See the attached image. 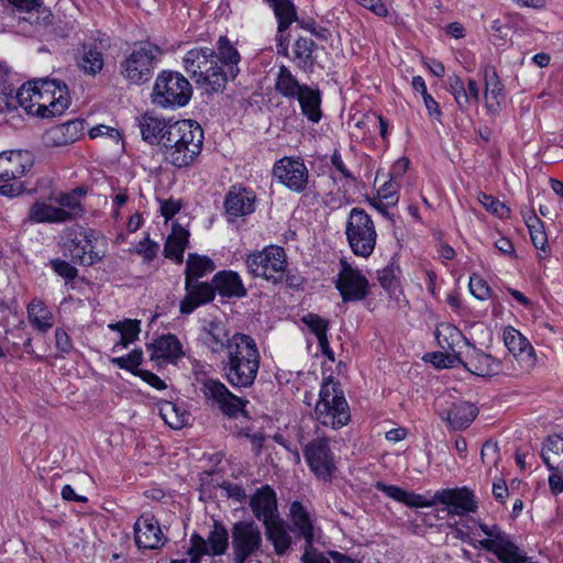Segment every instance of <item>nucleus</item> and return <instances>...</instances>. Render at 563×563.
Here are the masks:
<instances>
[{
	"mask_svg": "<svg viewBox=\"0 0 563 563\" xmlns=\"http://www.w3.org/2000/svg\"><path fill=\"white\" fill-rule=\"evenodd\" d=\"M85 121L82 119L69 120L48 129L44 134L46 146H66L78 141L84 135Z\"/></svg>",
	"mask_w": 563,
	"mask_h": 563,
	"instance_id": "21",
	"label": "nucleus"
},
{
	"mask_svg": "<svg viewBox=\"0 0 563 563\" xmlns=\"http://www.w3.org/2000/svg\"><path fill=\"white\" fill-rule=\"evenodd\" d=\"M207 553L210 556L223 555L229 548V532L224 525L220 521H214L212 530L205 539Z\"/></svg>",
	"mask_w": 563,
	"mask_h": 563,
	"instance_id": "39",
	"label": "nucleus"
},
{
	"mask_svg": "<svg viewBox=\"0 0 563 563\" xmlns=\"http://www.w3.org/2000/svg\"><path fill=\"white\" fill-rule=\"evenodd\" d=\"M232 561L249 563L252 558L262 553L263 537L254 520H239L231 528Z\"/></svg>",
	"mask_w": 563,
	"mask_h": 563,
	"instance_id": "11",
	"label": "nucleus"
},
{
	"mask_svg": "<svg viewBox=\"0 0 563 563\" xmlns=\"http://www.w3.org/2000/svg\"><path fill=\"white\" fill-rule=\"evenodd\" d=\"M402 504L411 508L433 507L435 506L434 495L431 498H427L423 495L406 490Z\"/></svg>",
	"mask_w": 563,
	"mask_h": 563,
	"instance_id": "55",
	"label": "nucleus"
},
{
	"mask_svg": "<svg viewBox=\"0 0 563 563\" xmlns=\"http://www.w3.org/2000/svg\"><path fill=\"white\" fill-rule=\"evenodd\" d=\"M471 365L474 367L472 372L482 377H489L492 375L490 367V356L489 355H479L475 360L471 361Z\"/></svg>",
	"mask_w": 563,
	"mask_h": 563,
	"instance_id": "60",
	"label": "nucleus"
},
{
	"mask_svg": "<svg viewBox=\"0 0 563 563\" xmlns=\"http://www.w3.org/2000/svg\"><path fill=\"white\" fill-rule=\"evenodd\" d=\"M314 418L322 426L334 430L341 429L351 420L350 407L341 384L331 375L321 384Z\"/></svg>",
	"mask_w": 563,
	"mask_h": 563,
	"instance_id": "4",
	"label": "nucleus"
},
{
	"mask_svg": "<svg viewBox=\"0 0 563 563\" xmlns=\"http://www.w3.org/2000/svg\"><path fill=\"white\" fill-rule=\"evenodd\" d=\"M302 322L310 329L318 340H320V338L328 336L329 322L319 314L308 313L302 317Z\"/></svg>",
	"mask_w": 563,
	"mask_h": 563,
	"instance_id": "49",
	"label": "nucleus"
},
{
	"mask_svg": "<svg viewBox=\"0 0 563 563\" xmlns=\"http://www.w3.org/2000/svg\"><path fill=\"white\" fill-rule=\"evenodd\" d=\"M134 538L139 548L158 549L166 542L158 520L151 512H144L134 525Z\"/></svg>",
	"mask_w": 563,
	"mask_h": 563,
	"instance_id": "18",
	"label": "nucleus"
},
{
	"mask_svg": "<svg viewBox=\"0 0 563 563\" xmlns=\"http://www.w3.org/2000/svg\"><path fill=\"white\" fill-rule=\"evenodd\" d=\"M477 408L467 401H459L452 404L449 409L441 411L439 415L453 430H462L467 428L476 418Z\"/></svg>",
	"mask_w": 563,
	"mask_h": 563,
	"instance_id": "29",
	"label": "nucleus"
},
{
	"mask_svg": "<svg viewBox=\"0 0 563 563\" xmlns=\"http://www.w3.org/2000/svg\"><path fill=\"white\" fill-rule=\"evenodd\" d=\"M400 268L396 265L395 257L391 258L390 263L377 271V279L379 285L389 294H394L399 286L398 276Z\"/></svg>",
	"mask_w": 563,
	"mask_h": 563,
	"instance_id": "47",
	"label": "nucleus"
},
{
	"mask_svg": "<svg viewBox=\"0 0 563 563\" xmlns=\"http://www.w3.org/2000/svg\"><path fill=\"white\" fill-rule=\"evenodd\" d=\"M345 236L354 255L367 258L373 254L377 232L372 217L364 209H351L346 218Z\"/></svg>",
	"mask_w": 563,
	"mask_h": 563,
	"instance_id": "6",
	"label": "nucleus"
},
{
	"mask_svg": "<svg viewBox=\"0 0 563 563\" xmlns=\"http://www.w3.org/2000/svg\"><path fill=\"white\" fill-rule=\"evenodd\" d=\"M247 273L254 278H263L274 285L284 279L287 267L285 250L278 245H268L262 251H255L245 258Z\"/></svg>",
	"mask_w": 563,
	"mask_h": 563,
	"instance_id": "10",
	"label": "nucleus"
},
{
	"mask_svg": "<svg viewBox=\"0 0 563 563\" xmlns=\"http://www.w3.org/2000/svg\"><path fill=\"white\" fill-rule=\"evenodd\" d=\"M49 264L53 271L66 280H74L78 275L77 268L64 260H52Z\"/></svg>",
	"mask_w": 563,
	"mask_h": 563,
	"instance_id": "54",
	"label": "nucleus"
},
{
	"mask_svg": "<svg viewBox=\"0 0 563 563\" xmlns=\"http://www.w3.org/2000/svg\"><path fill=\"white\" fill-rule=\"evenodd\" d=\"M214 269V262L207 255L189 253L186 261V268L184 272L185 280L187 282V287L190 285V282H200V278L212 273Z\"/></svg>",
	"mask_w": 563,
	"mask_h": 563,
	"instance_id": "37",
	"label": "nucleus"
},
{
	"mask_svg": "<svg viewBox=\"0 0 563 563\" xmlns=\"http://www.w3.org/2000/svg\"><path fill=\"white\" fill-rule=\"evenodd\" d=\"M161 54L162 49L156 44L137 43L120 63V74L130 84L142 85L150 80Z\"/></svg>",
	"mask_w": 563,
	"mask_h": 563,
	"instance_id": "9",
	"label": "nucleus"
},
{
	"mask_svg": "<svg viewBox=\"0 0 563 563\" xmlns=\"http://www.w3.org/2000/svg\"><path fill=\"white\" fill-rule=\"evenodd\" d=\"M78 194H82V190L76 189L71 192L62 194L57 198L59 207L56 208L58 211L64 213L60 216L63 218V222L73 221L84 214L85 210L79 201Z\"/></svg>",
	"mask_w": 563,
	"mask_h": 563,
	"instance_id": "41",
	"label": "nucleus"
},
{
	"mask_svg": "<svg viewBox=\"0 0 563 563\" xmlns=\"http://www.w3.org/2000/svg\"><path fill=\"white\" fill-rule=\"evenodd\" d=\"M317 48L311 38L299 37L294 44V62L297 67L303 71H312L316 64L313 55Z\"/></svg>",
	"mask_w": 563,
	"mask_h": 563,
	"instance_id": "38",
	"label": "nucleus"
},
{
	"mask_svg": "<svg viewBox=\"0 0 563 563\" xmlns=\"http://www.w3.org/2000/svg\"><path fill=\"white\" fill-rule=\"evenodd\" d=\"M273 9L278 21V33H284L294 21H298L297 12L290 0H265Z\"/></svg>",
	"mask_w": 563,
	"mask_h": 563,
	"instance_id": "43",
	"label": "nucleus"
},
{
	"mask_svg": "<svg viewBox=\"0 0 563 563\" xmlns=\"http://www.w3.org/2000/svg\"><path fill=\"white\" fill-rule=\"evenodd\" d=\"M159 245L153 242L148 236L140 241L136 246V253L141 254L146 262L154 260L158 252Z\"/></svg>",
	"mask_w": 563,
	"mask_h": 563,
	"instance_id": "57",
	"label": "nucleus"
},
{
	"mask_svg": "<svg viewBox=\"0 0 563 563\" xmlns=\"http://www.w3.org/2000/svg\"><path fill=\"white\" fill-rule=\"evenodd\" d=\"M300 104L302 114L312 123L321 120V92L303 84V88L295 98Z\"/></svg>",
	"mask_w": 563,
	"mask_h": 563,
	"instance_id": "33",
	"label": "nucleus"
},
{
	"mask_svg": "<svg viewBox=\"0 0 563 563\" xmlns=\"http://www.w3.org/2000/svg\"><path fill=\"white\" fill-rule=\"evenodd\" d=\"M504 346L515 357L526 355L531 363L536 360V353L530 342L515 328L508 327L504 330Z\"/></svg>",
	"mask_w": 563,
	"mask_h": 563,
	"instance_id": "36",
	"label": "nucleus"
},
{
	"mask_svg": "<svg viewBox=\"0 0 563 563\" xmlns=\"http://www.w3.org/2000/svg\"><path fill=\"white\" fill-rule=\"evenodd\" d=\"M495 249L498 250L500 254L507 256L510 260H517L518 257L514 243L508 238L501 236L500 239L496 240Z\"/></svg>",
	"mask_w": 563,
	"mask_h": 563,
	"instance_id": "64",
	"label": "nucleus"
},
{
	"mask_svg": "<svg viewBox=\"0 0 563 563\" xmlns=\"http://www.w3.org/2000/svg\"><path fill=\"white\" fill-rule=\"evenodd\" d=\"M189 244V232L179 224H174L172 233L164 244V255L167 258L181 264L184 261V252Z\"/></svg>",
	"mask_w": 563,
	"mask_h": 563,
	"instance_id": "34",
	"label": "nucleus"
},
{
	"mask_svg": "<svg viewBox=\"0 0 563 563\" xmlns=\"http://www.w3.org/2000/svg\"><path fill=\"white\" fill-rule=\"evenodd\" d=\"M255 194L245 187L233 186L224 198V209L229 217L239 218L255 211Z\"/></svg>",
	"mask_w": 563,
	"mask_h": 563,
	"instance_id": "22",
	"label": "nucleus"
},
{
	"mask_svg": "<svg viewBox=\"0 0 563 563\" xmlns=\"http://www.w3.org/2000/svg\"><path fill=\"white\" fill-rule=\"evenodd\" d=\"M214 295L218 292L223 298H244L247 290L240 275L234 271H220L212 277Z\"/></svg>",
	"mask_w": 563,
	"mask_h": 563,
	"instance_id": "28",
	"label": "nucleus"
},
{
	"mask_svg": "<svg viewBox=\"0 0 563 563\" xmlns=\"http://www.w3.org/2000/svg\"><path fill=\"white\" fill-rule=\"evenodd\" d=\"M470 522L475 525L474 520H470L465 517H460L459 521H455L453 523H448L449 533L453 538L466 541L470 538L471 531L473 529L472 526H470Z\"/></svg>",
	"mask_w": 563,
	"mask_h": 563,
	"instance_id": "51",
	"label": "nucleus"
},
{
	"mask_svg": "<svg viewBox=\"0 0 563 563\" xmlns=\"http://www.w3.org/2000/svg\"><path fill=\"white\" fill-rule=\"evenodd\" d=\"M33 156L29 151H10L0 153V195L16 197L25 190L20 180L33 167Z\"/></svg>",
	"mask_w": 563,
	"mask_h": 563,
	"instance_id": "8",
	"label": "nucleus"
},
{
	"mask_svg": "<svg viewBox=\"0 0 563 563\" xmlns=\"http://www.w3.org/2000/svg\"><path fill=\"white\" fill-rule=\"evenodd\" d=\"M468 287L472 295L479 300L488 299L492 296L488 282L478 274H473L470 277Z\"/></svg>",
	"mask_w": 563,
	"mask_h": 563,
	"instance_id": "50",
	"label": "nucleus"
},
{
	"mask_svg": "<svg viewBox=\"0 0 563 563\" xmlns=\"http://www.w3.org/2000/svg\"><path fill=\"white\" fill-rule=\"evenodd\" d=\"M82 56L78 62V66L85 74L95 76L100 73L103 67L102 53L92 45L84 44L81 46Z\"/></svg>",
	"mask_w": 563,
	"mask_h": 563,
	"instance_id": "46",
	"label": "nucleus"
},
{
	"mask_svg": "<svg viewBox=\"0 0 563 563\" xmlns=\"http://www.w3.org/2000/svg\"><path fill=\"white\" fill-rule=\"evenodd\" d=\"M550 453L554 455V459L563 455V438L559 434L548 435L542 443L540 455L550 456Z\"/></svg>",
	"mask_w": 563,
	"mask_h": 563,
	"instance_id": "53",
	"label": "nucleus"
},
{
	"mask_svg": "<svg viewBox=\"0 0 563 563\" xmlns=\"http://www.w3.org/2000/svg\"><path fill=\"white\" fill-rule=\"evenodd\" d=\"M303 456L310 471L320 479L330 482L336 471L333 452L329 439L319 437L303 448Z\"/></svg>",
	"mask_w": 563,
	"mask_h": 563,
	"instance_id": "14",
	"label": "nucleus"
},
{
	"mask_svg": "<svg viewBox=\"0 0 563 563\" xmlns=\"http://www.w3.org/2000/svg\"><path fill=\"white\" fill-rule=\"evenodd\" d=\"M38 89V80L27 81L23 84L15 92L14 99L19 103L21 108H23L26 113L36 115V97Z\"/></svg>",
	"mask_w": 563,
	"mask_h": 563,
	"instance_id": "45",
	"label": "nucleus"
},
{
	"mask_svg": "<svg viewBox=\"0 0 563 563\" xmlns=\"http://www.w3.org/2000/svg\"><path fill=\"white\" fill-rule=\"evenodd\" d=\"M342 269L335 280V288L339 290L343 302L361 301L369 294V284L367 278L358 271L353 268L347 262L341 261Z\"/></svg>",
	"mask_w": 563,
	"mask_h": 563,
	"instance_id": "17",
	"label": "nucleus"
},
{
	"mask_svg": "<svg viewBox=\"0 0 563 563\" xmlns=\"http://www.w3.org/2000/svg\"><path fill=\"white\" fill-rule=\"evenodd\" d=\"M212 56V48L195 47L184 57L185 70L194 78L198 88L207 95L222 93L229 80L236 76H229L223 66H219Z\"/></svg>",
	"mask_w": 563,
	"mask_h": 563,
	"instance_id": "3",
	"label": "nucleus"
},
{
	"mask_svg": "<svg viewBox=\"0 0 563 563\" xmlns=\"http://www.w3.org/2000/svg\"><path fill=\"white\" fill-rule=\"evenodd\" d=\"M357 4L372 11L374 14L380 18L388 15V9L382 0H354Z\"/></svg>",
	"mask_w": 563,
	"mask_h": 563,
	"instance_id": "62",
	"label": "nucleus"
},
{
	"mask_svg": "<svg viewBox=\"0 0 563 563\" xmlns=\"http://www.w3.org/2000/svg\"><path fill=\"white\" fill-rule=\"evenodd\" d=\"M450 87L455 98V101L459 103V106L461 108L465 107L467 104V96L464 82L461 80V78L457 76L451 77Z\"/></svg>",
	"mask_w": 563,
	"mask_h": 563,
	"instance_id": "59",
	"label": "nucleus"
},
{
	"mask_svg": "<svg viewBox=\"0 0 563 563\" xmlns=\"http://www.w3.org/2000/svg\"><path fill=\"white\" fill-rule=\"evenodd\" d=\"M137 128L140 129L142 140L150 145L161 146L165 140V133L173 123L164 118H158L150 112L135 118Z\"/></svg>",
	"mask_w": 563,
	"mask_h": 563,
	"instance_id": "26",
	"label": "nucleus"
},
{
	"mask_svg": "<svg viewBox=\"0 0 563 563\" xmlns=\"http://www.w3.org/2000/svg\"><path fill=\"white\" fill-rule=\"evenodd\" d=\"M374 487L378 490L384 493L387 497L399 501L402 504L404 496H406V490L397 485H389L382 481H377L374 484Z\"/></svg>",
	"mask_w": 563,
	"mask_h": 563,
	"instance_id": "56",
	"label": "nucleus"
},
{
	"mask_svg": "<svg viewBox=\"0 0 563 563\" xmlns=\"http://www.w3.org/2000/svg\"><path fill=\"white\" fill-rule=\"evenodd\" d=\"M159 413L163 420L175 430L187 426L190 417L189 412L173 401H164L159 407Z\"/></svg>",
	"mask_w": 563,
	"mask_h": 563,
	"instance_id": "44",
	"label": "nucleus"
},
{
	"mask_svg": "<svg viewBox=\"0 0 563 563\" xmlns=\"http://www.w3.org/2000/svg\"><path fill=\"white\" fill-rule=\"evenodd\" d=\"M191 96L192 87L183 74L163 70L156 77L151 100L153 104L159 108L175 109L188 104Z\"/></svg>",
	"mask_w": 563,
	"mask_h": 563,
	"instance_id": "5",
	"label": "nucleus"
},
{
	"mask_svg": "<svg viewBox=\"0 0 563 563\" xmlns=\"http://www.w3.org/2000/svg\"><path fill=\"white\" fill-rule=\"evenodd\" d=\"M260 362L261 355L255 340L247 334L234 333L222 361V372L233 388H250L257 377Z\"/></svg>",
	"mask_w": 563,
	"mask_h": 563,
	"instance_id": "1",
	"label": "nucleus"
},
{
	"mask_svg": "<svg viewBox=\"0 0 563 563\" xmlns=\"http://www.w3.org/2000/svg\"><path fill=\"white\" fill-rule=\"evenodd\" d=\"M249 506L263 526L279 517L276 493L269 485L257 488L250 497Z\"/></svg>",
	"mask_w": 563,
	"mask_h": 563,
	"instance_id": "19",
	"label": "nucleus"
},
{
	"mask_svg": "<svg viewBox=\"0 0 563 563\" xmlns=\"http://www.w3.org/2000/svg\"><path fill=\"white\" fill-rule=\"evenodd\" d=\"M152 360H163L176 364L184 356L183 345L175 334H163L146 344Z\"/></svg>",
	"mask_w": 563,
	"mask_h": 563,
	"instance_id": "25",
	"label": "nucleus"
},
{
	"mask_svg": "<svg viewBox=\"0 0 563 563\" xmlns=\"http://www.w3.org/2000/svg\"><path fill=\"white\" fill-rule=\"evenodd\" d=\"M445 329L450 332L452 341H454V336H461V333L455 328L448 325ZM437 340L439 345L445 350V352L428 354V356H430V361L439 368L453 367L457 362H460L459 355L453 350V342H450L446 335H442L440 330L437 331Z\"/></svg>",
	"mask_w": 563,
	"mask_h": 563,
	"instance_id": "30",
	"label": "nucleus"
},
{
	"mask_svg": "<svg viewBox=\"0 0 563 563\" xmlns=\"http://www.w3.org/2000/svg\"><path fill=\"white\" fill-rule=\"evenodd\" d=\"M143 361V352L142 350H133L125 356L114 357L112 358V363L119 366L122 369H126L133 374L139 373L137 367L141 365Z\"/></svg>",
	"mask_w": 563,
	"mask_h": 563,
	"instance_id": "48",
	"label": "nucleus"
},
{
	"mask_svg": "<svg viewBox=\"0 0 563 563\" xmlns=\"http://www.w3.org/2000/svg\"><path fill=\"white\" fill-rule=\"evenodd\" d=\"M495 558L500 563H532L527 553L520 549L509 534L495 525Z\"/></svg>",
	"mask_w": 563,
	"mask_h": 563,
	"instance_id": "24",
	"label": "nucleus"
},
{
	"mask_svg": "<svg viewBox=\"0 0 563 563\" xmlns=\"http://www.w3.org/2000/svg\"><path fill=\"white\" fill-rule=\"evenodd\" d=\"M64 249L71 261L79 265L91 266L103 258V254L95 251L96 240L93 230H85L80 225L68 228L64 232Z\"/></svg>",
	"mask_w": 563,
	"mask_h": 563,
	"instance_id": "13",
	"label": "nucleus"
},
{
	"mask_svg": "<svg viewBox=\"0 0 563 563\" xmlns=\"http://www.w3.org/2000/svg\"><path fill=\"white\" fill-rule=\"evenodd\" d=\"M273 176L296 194L303 192L309 183L308 168L300 157L285 156L274 164Z\"/></svg>",
	"mask_w": 563,
	"mask_h": 563,
	"instance_id": "15",
	"label": "nucleus"
},
{
	"mask_svg": "<svg viewBox=\"0 0 563 563\" xmlns=\"http://www.w3.org/2000/svg\"><path fill=\"white\" fill-rule=\"evenodd\" d=\"M30 324L38 333L48 332L54 325V316L43 300L34 298L26 307Z\"/></svg>",
	"mask_w": 563,
	"mask_h": 563,
	"instance_id": "35",
	"label": "nucleus"
},
{
	"mask_svg": "<svg viewBox=\"0 0 563 563\" xmlns=\"http://www.w3.org/2000/svg\"><path fill=\"white\" fill-rule=\"evenodd\" d=\"M229 333L221 321L212 320L203 327L200 333V340L212 353H220L230 344Z\"/></svg>",
	"mask_w": 563,
	"mask_h": 563,
	"instance_id": "31",
	"label": "nucleus"
},
{
	"mask_svg": "<svg viewBox=\"0 0 563 563\" xmlns=\"http://www.w3.org/2000/svg\"><path fill=\"white\" fill-rule=\"evenodd\" d=\"M203 139V131L196 121H175L165 133L161 152L165 161L174 167L186 168L200 155Z\"/></svg>",
	"mask_w": 563,
	"mask_h": 563,
	"instance_id": "2",
	"label": "nucleus"
},
{
	"mask_svg": "<svg viewBox=\"0 0 563 563\" xmlns=\"http://www.w3.org/2000/svg\"><path fill=\"white\" fill-rule=\"evenodd\" d=\"M185 291L186 295L179 303V312L181 314L192 313L197 308L213 301L216 297L212 283L207 282H190V285L187 287V282L185 280Z\"/></svg>",
	"mask_w": 563,
	"mask_h": 563,
	"instance_id": "20",
	"label": "nucleus"
},
{
	"mask_svg": "<svg viewBox=\"0 0 563 563\" xmlns=\"http://www.w3.org/2000/svg\"><path fill=\"white\" fill-rule=\"evenodd\" d=\"M35 101L38 118L47 119L60 115L70 104L68 87L58 79H38Z\"/></svg>",
	"mask_w": 563,
	"mask_h": 563,
	"instance_id": "12",
	"label": "nucleus"
},
{
	"mask_svg": "<svg viewBox=\"0 0 563 563\" xmlns=\"http://www.w3.org/2000/svg\"><path fill=\"white\" fill-rule=\"evenodd\" d=\"M274 88L278 95L287 99H295L301 91V88H303V85L299 84L287 66L282 65L278 68Z\"/></svg>",
	"mask_w": 563,
	"mask_h": 563,
	"instance_id": "40",
	"label": "nucleus"
},
{
	"mask_svg": "<svg viewBox=\"0 0 563 563\" xmlns=\"http://www.w3.org/2000/svg\"><path fill=\"white\" fill-rule=\"evenodd\" d=\"M397 184L393 180L386 181L377 191L378 198L384 199L389 205H396L398 201Z\"/></svg>",
	"mask_w": 563,
	"mask_h": 563,
	"instance_id": "61",
	"label": "nucleus"
},
{
	"mask_svg": "<svg viewBox=\"0 0 563 563\" xmlns=\"http://www.w3.org/2000/svg\"><path fill=\"white\" fill-rule=\"evenodd\" d=\"M187 554L190 556V563H200L201 556L208 555L205 538L196 532L192 533L190 537V548L188 549Z\"/></svg>",
	"mask_w": 563,
	"mask_h": 563,
	"instance_id": "52",
	"label": "nucleus"
},
{
	"mask_svg": "<svg viewBox=\"0 0 563 563\" xmlns=\"http://www.w3.org/2000/svg\"><path fill=\"white\" fill-rule=\"evenodd\" d=\"M210 58L216 59L219 66H223L229 76L239 75L241 57L238 49L231 45L227 36H220L217 44V52L212 49V56H210Z\"/></svg>",
	"mask_w": 563,
	"mask_h": 563,
	"instance_id": "32",
	"label": "nucleus"
},
{
	"mask_svg": "<svg viewBox=\"0 0 563 563\" xmlns=\"http://www.w3.org/2000/svg\"><path fill=\"white\" fill-rule=\"evenodd\" d=\"M266 539L272 543L274 552L278 556L288 553L292 545L290 526L279 517L264 525Z\"/></svg>",
	"mask_w": 563,
	"mask_h": 563,
	"instance_id": "27",
	"label": "nucleus"
},
{
	"mask_svg": "<svg viewBox=\"0 0 563 563\" xmlns=\"http://www.w3.org/2000/svg\"><path fill=\"white\" fill-rule=\"evenodd\" d=\"M195 385L200 389L207 400L218 405L220 411L228 418L235 419L240 415L247 417L245 410L249 400L234 395L219 379L210 377L203 371H195Z\"/></svg>",
	"mask_w": 563,
	"mask_h": 563,
	"instance_id": "7",
	"label": "nucleus"
},
{
	"mask_svg": "<svg viewBox=\"0 0 563 563\" xmlns=\"http://www.w3.org/2000/svg\"><path fill=\"white\" fill-rule=\"evenodd\" d=\"M63 214L56 207L44 201H36L30 207L25 221L32 223H60L63 222L60 217Z\"/></svg>",
	"mask_w": 563,
	"mask_h": 563,
	"instance_id": "42",
	"label": "nucleus"
},
{
	"mask_svg": "<svg viewBox=\"0 0 563 563\" xmlns=\"http://www.w3.org/2000/svg\"><path fill=\"white\" fill-rule=\"evenodd\" d=\"M437 505H443L442 511H446L448 517H465L477 509L476 497L466 486L443 488L434 493Z\"/></svg>",
	"mask_w": 563,
	"mask_h": 563,
	"instance_id": "16",
	"label": "nucleus"
},
{
	"mask_svg": "<svg viewBox=\"0 0 563 563\" xmlns=\"http://www.w3.org/2000/svg\"><path fill=\"white\" fill-rule=\"evenodd\" d=\"M289 515L291 531H294L298 538L305 540V549H312L314 542V526L306 507L302 503L295 500L290 504Z\"/></svg>",
	"mask_w": 563,
	"mask_h": 563,
	"instance_id": "23",
	"label": "nucleus"
},
{
	"mask_svg": "<svg viewBox=\"0 0 563 563\" xmlns=\"http://www.w3.org/2000/svg\"><path fill=\"white\" fill-rule=\"evenodd\" d=\"M55 345L56 349L63 354H68L73 350L70 336L65 330L60 328L56 329L55 331Z\"/></svg>",
	"mask_w": 563,
	"mask_h": 563,
	"instance_id": "63",
	"label": "nucleus"
},
{
	"mask_svg": "<svg viewBox=\"0 0 563 563\" xmlns=\"http://www.w3.org/2000/svg\"><path fill=\"white\" fill-rule=\"evenodd\" d=\"M531 242L538 250L545 252L548 246V235L545 233L544 223L536 225L529 230Z\"/></svg>",
	"mask_w": 563,
	"mask_h": 563,
	"instance_id": "58",
	"label": "nucleus"
}]
</instances>
